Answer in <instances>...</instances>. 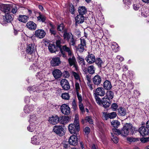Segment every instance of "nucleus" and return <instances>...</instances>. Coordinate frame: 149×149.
<instances>
[{
  "label": "nucleus",
  "mask_w": 149,
  "mask_h": 149,
  "mask_svg": "<svg viewBox=\"0 0 149 149\" xmlns=\"http://www.w3.org/2000/svg\"><path fill=\"white\" fill-rule=\"evenodd\" d=\"M44 137L41 133H39L35 135L31 138V143L35 145H39L42 143Z\"/></svg>",
  "instance_id": "nucleus-1"
},
{
  "label": "nucleus",
  "mask_w": 149,
  "mask_h": 149,
  "mask_svg": "<svg viewBox=\"0 0 149 149\" xmlns=\"http://www.w3.org/2000/svg\"><path fill=\"white\" fill-rule=\"evenodd\" d=\"M132 128V125L130 123L125 124L124 126L121 130V135L123 136L126 137L129 134V131H131Z\"/></svg>",
  "instance_id": "nucleus-2"
},
{
  "label": "nucleus",
  "mask_w": 149,
  "mask_h": 149,
  "mask_svg": "<svg viewBox=\"0 0 149 149\" xmlns=\"http://www.w3.org/2000/svg\"><path fill=\"white\" fill-rule=\"evenodd\" d=\"M64 126L62 125H55L53 127V132L58 135L62 136L64 134Z\"/></svg>",
  "instance_id": "nucleus-3"
},
{
  "label": "nucleus",
  "mask_w": 149,
  "mask_h": 149,
  "mask_svg": "<svg viewBox=\"0 0 149 149\" xmlns=\"http://www.w3.org/2000/svg\"><path fill=\"white\" fill-rule=\"evenodd\" d=\"M68 128L69 131L72 134H77L80 130V127L77 126L74 124H70L68 126Z\"/></svg>",
  "instance_id": "nucleus-4"
},
{
  "label": "nucleus",
  "mask_w": 149,
  "mask_h": 149,
  "mask_svg": "<svg viewBox=\"0 0 149 149\" xmlns=\"http://www.w3.org/2000/svg\"><path fill=\"white\" fill-rule=\"evenodd\" d=\"M105 94L104 88L102 87H98L94 91L93 95L102 97L104 96Z\"/></svg>",
  "instance_id": "nucleus-5"
},
{
  "label": "nucleus",
  "mask_w": 149,
  "mask_h": 149,
  "mask_svg": "<svg viewBox=\"0 0 149 149\" xmlns=\"http://www.w3.org/2000/svg\"><path fill=\"white\" fill-rule=\"evenodd\" d=\"M61 111L64 114L68 115L70 112V108L69 106L66 104L62 105L61 108Z\"/></svg>",
  "instance_id": "nucleus-6"
},
{
  "label": "nucleus",
  "mask_w": 149,
  "mask_h": 149,
  "mask_svg": "<svg viewBox=\"0 0 149 149\" xmlns=\"http://www.w3.org/2000/svg\"><path fill=\"white\" fill-rule=\"evenodd\" d=\"M48 121L51 124L56 125L59 122V117L57 115H54L49 118Z\"/></svg>",
  "instance_id": "nucleus-7"
},
{
  "label": "nucleus",
  "mask_w": 149,
  "mask_h": 149,
  "mask_svg": "<svg viewBox=\"0 0 149 149\" xmlns=\"http://www.w3.org/2000/svg\"><path fill=\"white\" fill-rule=\"evenodd\" d=\"M10 4H5L0 3V10L2 12L6 13L10 10Z\"/></svg>",
  "instance_id": "nucleus-8"
},
{
  "label": "nucleus",
  "mask_w": 149,
  "mask_h": 149,
  "mask_svg": "<svg viewBox=\"0 0 149 149\" xmlns=\"http://www.w3.org/2000/svg\"><path fill=\"white\" fill-rule=\"evenodd\" d=\"M78 140L76 136L72 135L70 137L69 140V143L71 145H76L78 143Z\"/></svg>",
  "instance_id": "nucleus-9"
},
{
  "label": "nucleus",
  "mask_w": 149,
  "mask_h": 149,
  "mask_svg": "<svg viewBox=\"0 0 149 149\" xmlns=\"http://www.w3.org/2000/svg\"><path fill=\"white\" fill-rule=\"evenodd\" d=\"M61 84L63 89L67 90L70 88V86L68 81L65 79H62L61 81Z\"/></svg>",
  "instance_id": "nucleus-10"
},
{
  "label": "nucleus",
  "mask_w": 149,
  "mask_h": 149,
  "mask_svg": "<svg viewBox=\"0 0 149 149\" xmlns=\"http://www.w3.org/2000/svg\"><path fill=\"white\" fill-rule=\"evenodd\" d=\"M139 132L142 136H144L149 134V130L147 127H141L139 129Z\"/></svg>",
  "instance_id": "nucleus-11"
},
{
  "label": "nucleus",
  "mask_w": 149,
  "mask_h": 149,
  "mask_svg": "<svg viewBox=\"0 0 149 149\" xmlns=\"http://www.w3.org/2000/svg\"><path fill=\"white\" fill-rule=\"evenodd\" d=\"M61 61L58 57H53L50 62L51 65L52 66H58L60 63Z\"/></svg>",
  "instance_id": "nucleus-12"
},
{
  "label": "nucleus",
  "mask_w": 149,
  "mask_h": 149,
  "mask_svg": "<svg viewBox=\"0 0 149 149\" xmlns=\"http://www.w3.org/2000/svg\"><path fill=\"white\" fill-rule=\"evenodd\" d=\"M59 122L61 124L65 125L69 122L70 118L68 116H62L59 117Z\"/></svg>",
  "instance_id": "nucleus-13"
},
{
  "label": "nucleus",
  "mask_w": 149,
  "mask_h": 149,
  "mask_svg": "<svg viewBox=\"0 0 149 149\" xmlns=\"http://www.w3.org/2000/svg\"><path fill=\"white\" fill-rule=\"evenodd\" d=\"M85 59L86 61L90 64L94 63L95 61V56L92 54H88Z\"/></svg>",
  "instance_id": "nucleus-14"
},
{
  "label": "nucleus",
  "mask_w": 149,
  "mask_h": 149,
  "mask_svg": "<svg viewBox=\"0 0 149 149\" xmlns=\"http://www.w3.org/2000/svg\"><path fill=\"white\" fill-rule=\"evenodd\" d=\"M36 49V46L34 44H29L27 47L26 51L30 54H31Z\"/></svg>",
  "instance_id": "nucleus-15"
},
{
  "label": "nucleus",
  "mask_w": 149,
  "mask_h": 149,
  "mask_svg": "<svg viewBox=\"0 0 149 149\" xmlns=\"http://www.w3.org/2000/svg\"><path fill=\"white\" fill-rule=\"evenodd\" d=\"M102 80L101 77L98 75H95L93 79V83L95 85L97 86L100 84Z\"/></svg>",
  "instance_id": "nucleus-16"
},
{
  "label": "nucleus",
  "mask_w": 149,
  "mask_h": 149,
  "mask_svg": "<svg viewBox=\"0 0 149 149\" xmlns=\"http://www.w3.org/2000/svg\"><path fill=\"white\" fill-rule=\"evenodd\" d=\"M45 32L42 30L39 29L35 31V36L40 38H43L45 36Z\"/></svg>",
  "instance_id": "nucleus-17"
},
{
  "label": "nucleus",
  "mask_w": 149,
  "mask_h": 149,
  "mask_svg": "<svg viewBox=\"0 0 149 149\" xmlns=\"http://www.w3.org/2000/svg\"><path fill=\"white\" fill-rule=\"evenodd\" d=\"M69 58L68 61L70 66L73 65L74 66L76 67V61L75 58L73 55L71 54L70 55H68Z\"/></svg>",
  "instance_id": "nucleus-18"
},
{
  "label": "nucleus",
  "mask_w": 149,
  "mask_h": 149,
  "mask_svg": "<svg viewBox=\"0 0 149 149\" xmlns=\"http://www.w3.org/2000/svg\"><path fill=\"white\" fill-rule=\"evenodd\" d=\"M52 74L56 79H58L61 77L62 73L59 70L56 69L52 72Z\"/></svg>",
  "instance_id": "nucleus-19"
},
{
  "label": "nucleus",
  "mask_w": 149,
  "mask_h": 149,
  "mask_svg": "<svg viewBox=\"0 0 149 149\" xmlns=\"http://www.w3.org/2000/svg\"><path fill=\"white\" fill-rule=\"evenodd\" d=\"M75 20L78 24L82 23L84 21V17L83 15L79 14L75 17Z\"/></svg>",
  "instance_id": "nucleus-20"
},
{
  "label": "nucleus",
  "mask_w": 149,
  "mask_h": 149,
  "mask_svg": "<svg viewBox=\"0 0 149 149\" xmlns=\"http://www.w3.org/2000/svg\"><path fill=\"white\" fill-rule=\"evenodd\" d=\"M26 26L27 28L30 30H35L36 28V24L32 21L28 22L26 24Z\"/></svg>",
  "instance_id": "nucleus-21"
},
{
  "label": "nucleus",
  "mask_w": 149,
  "mask_h": 149,
  "mask_svg": "<svg viewBox=\"0 0 149 149\" xmlns=\"http://www.w3.org/2000/svg\"><path fill=\"white\" fill-rule=\"evenodd\" d=\"M3 19L4 23L10 22L13 20L12 16L8 13L6 14L5 16H3Z\"/></svg>",
  "instance_id": "nucleus-22"
},
{
  "label": "nucleus",
  "mask_w": 149,
  "mask_h": 149,
  "mask_svg": "<svg viewBox=\"0 0 149 149\" xmlns=\"http://www.w3.org/2000/svg\"><path fill=\"white\" fill-rule=\"evenodd\" d=\"M78 11L79 14L84 15L87 12V9L84 6H80L78 8Z\"/></svg>",
  "instance_id": "nucleus-23"
},
{
  "label": "nucleus",
  "mask_w": 149,
  "mask_h": 149,
  "mask_svg": "<svg viewBox=\"0 0 149 149\" xmlns=\"http://www.w3.org/2000/svg\"><path fill=\"white\" fill-rule=\"evenodd\" d=\"M103 87L105 89L109 90L111 88L112 86L110 81L106 80L104 83Z\"/></svg>",
  "instance_id": "nucleus-24"
},
{
  "label": "nucleus",
  "mask_w": 149,
  "mask_h": 149,
  "mask_svg": "<svg viewBox=\"0 0 149 149\" xmlns=\"http://www.w3.org/2000/svg\"><path fill=\"white\" fill-rule=\"evenodd\" d=\"M28 19V16L25 15H20L18 18V19L19 21L23 23L26 22Z\"/></svg>",
  "instance_id": "nucleus-25"
},
{
  "label": "nucleus",
  "mask_w": 149,
  "mask_h": 149,
  "mask_svg": "<svg viewBox=\"0 0 149 149\" xmlns=\"http://www.w3.org/2000/svg\"><path fill=\"white\" fill-rule=\"evenodd\" d=\"M36 128V125L35 123H30V125L27 127V130L30 132L34 131Z\"/></svg>",
  "instance_id": "nucleus-26"
},
{
  "label": "nucleus",
  "mask_w": 149,
  "mask_h": 149,
  "mask_svg": "<svg viewBox=\"0 0 149 149\" xmlns=\"http://www.w3.org/2000/svg\"><path fill=\"white\" fill-rule=\"evenodd\" d=\"M33 108L34 106L33 105L29 106H26L24 107V111L25 113H29L33 110Z\"/></svg>",
  "instance_id": "nucleus-27"
},
{
  "label": "nucleus",
  "mask_w": 149,
  "mask_h": 149,
  "mask_svg": "<svg viewBox=\"0 0 149 149\" xmlns=\"http://www.w3.org/2000/svg\"><path fill=\"white\" fill-rule=\"evenodd\" d=\"M63 37L64 39L67 40L69 41V39L72 37V35L71 33H68L66 31H65L64 33Z\"/></svg>",
  "instance_id": "nucleus-28"
},
{
  "label": "nucleus",
  "mask_w": 149,
  "mask_h": 149,
  "mask_svg": "<svg viewBox=\"0 0 149 149\" xmlns=\"http://www.w3.org/2000/svg\"><path fill=\"white\" fill-rule=\"evenodd\" d=\"M114 93L111 91H108L106 93L105 98L110 100L112 99L113 97Z\"/></svg>",
  "instance_id": "nucleus-29"
},
{
  "label": "nucleus",
  "mask_w": 149,
  "mask_h": 149,
  "mask_svg": "<svg viewBox=\"0 0 149 149\" xmlns=\"http://www.w3.org/2000/svg\"><path fill=\"white\" fill-rule=\"evenodd\" d=\"M17 8L16 5L15 4H11L10 7V12L13 14H15L17 10Z\"/></svg>",
  "instance_id": "nucleus-30"
},
{
  "label": "nucleus",
  "mask_w": 149,
  "mask_h": 149,
  "mask_svg": "<svg viewBox=\"0 0 149 149\" xmlns=\"http://www.w3.org/2000/svg\"><path fill=\"white\" fill-rule=\"evenodd\" d=\"M102 104L103 105L104 107L107 108L109 107L110 106V103L107 101L106 98L104 97L102 98Z\"/></svg>",
  "instance_id": "nucleus-31"
},
{
  "label": "nucleus",
  "mask_w": 149,
  "mask_h": 149,
  "mask_svg": "<svg viewBox=\"0 0 149 149\" xmlns=\"http://www.w3.org/2000/svg\"><path fill=\"white\" fill-rule=\"evenodd\" d=\"M118 113L120 115L124 116L126 114V111L125 109L122 107H120L118 109Z\"/></svg>",
  "instance_id": "nucleus-32"
},
{
  "label": "nucleus",
  "mask_w": 149,
  "mask_h": 149,
  "mask_svg": "<svg viewBox=\"0 0 149 149\" xmlns=\"http://www.w3.org/2000/svg\"><path fill=\"white\" fill-rule=\"evenodd\" d=\"M127 140L128 141L130 142H135L139 141V139L138 138L130 137L127 138Z\"/></svg>",
  "instance_id": "nucleus-33"
},
{
  "label": "nucleus",
  "mask_w": 149,
  "mask_h": 149,
  "mask_svg": "<svg viewBox=\"0 0 149 149\" xmlns=\"http://www.w3.org/2000/svg\"><path fill=\"white\" fill-rule=\"evenodd\" d=\"M111 125L114 128H117L120 125V123L117 120H114L111 122Z\"/></svg>",
  "instance_id": "nucleus-34"
},
{
  "label": "nucleus",
  "mask_w": 149,
  "mask_h": 149,
  "mask_svg": "<svg viewBox=\"0 0 149 149\" xmlns=\"http://www.w3.org/2000/svg\"><path fill=\"white\" fill-rule=\"evenodd\" d=\"M95 68L93 65H90L88 67V71L91 74H93L95 72Z\"/></svg>",
  "instance_id": "nucleus-35"
},
{
  "label": "nucleus",
  "mask_w": 149,
  "mask_h": 149,
  "mask_svg": "<svg viewBox=\"0 0 149 149\" xmlns=\"http://www.w3.org/2000/svg\"><path fill=\"white\" fill-rule=\"evenodd\" d=\"M56 47L54 44H50L48 46V49L50 52L53 53L56 51Z\"/></svg>",
  "instance_id": "nucleus-36"
},
{
  "label": "nucleus",
  "mask_w": 149,
  "mask_h": 149,
  "mask_svg": "<svg viewBox=\"0 0 149 149\" xmlns=\"http://www.w3.org/2000/svg\"><path fill=\"white\" fill-rule=\"evenodd\" d=\"M38 88L37 87L33 86L31 87H29L27 90L29 92L31 93L35 91L37 92L38 91H39L38 90Z\"/></svg>",
  "instance_id": "nucleus-37"
},
{
  "label": "nucleus",
  "mask_w": 149,
  "mask_h": 149,
  "mask_svg": "<svg viewBox=\"0 0 149 149\" xmlns=\"http://www.w3.org/2000/svg\"><path fill=\"white\" fill-rule=\"evenodd\" d=\"M81 122L83 123H84L85 122H88L91 124H93V122L91 117L89 116L86 117L84 120H82Z\"/></svg>",
  "instance_id": "nucleus-38"
},
{
  "label": "nucleus",
  "mask_w": 149,
  "mask_h": 149,
  "mask_svg": "<svg viewBox=\"0 0 149 149\" xmlns=\"http://www.w3.org/2000/svg\"><path fill=\"white\" fill-rule=\"evenodd\" d=\"M46 17L42 14H39V15L37 17L38 20L42 22H44L46 19Z\"/></svg>",
  "instance_id": "nucleus-39"
},
{
  "label": "nucleus",
  "mask_w": 149,
  "mask_h": 149,
  "mask_svg": "<svg viewBox=\"0 0 149 149\" xmlns=\"http://www.w3.org/2000/svg\"><path fill=\"white\" fill-rule=\"evenodd\" d=\"M36 118L35 114H31L30 115V119L29 122L30 123H34L36 120Z\"/></svg>",
  "instance_id": "nucleus-40"
},
{
  "label": "nucleus",
  "mask_w": 149,
  "mask_h": 149,
  "mask_svg": "<svg viewBox=\"0 0 149 149\" xmlns=\"http://www.w3.org/2000/svg\"><path fill=\"white\" fill-rule=\"evenodd\" d=\"M123 1L125 4V8L128 9L130 8V6L131 4V2L130 1L127 0H123Z\"/></svg>",
  "instance_id": "nucleus-41"
},
{
  "label": "nucleus",
  "mask_w": 149,
  "mask_h": 149,
  "mask_svg": "<svg viewBox=\"0 0 149 149\" xmlns=\"http://www.w3.org/2000/svg\"><path fill=\"white\" fill-rule=\"evenodd\" d=\"M62 48L64 51L68 53V55H70L72 54L70 49L66 45H65L63 46Z\"/></svg>",
  "instance_id": "nucleus-42"
},
{
  "label": "nucleus",
  "mask_w": 149,
  "mask_h": 149,
  "mask_svg": "<svg viewBox=\"0 0 149 149\" xmlns=\"http://www.w3.org/2000/svg\"><path fill=\"white\" fill-rule=\"evenodd\" d=\"M49 25L51 27V28L50 29V33L54 35H55L56 33V31L54 29V26L51 23L49 24Z\"/></svg>",
  "instance_id": "nucleus-43"
},
{
  "label": "nucleus",
  "mask_w": 149,
  "mask_h": 149,
  "mask_svg": "<svg viewBox=\"0 0 149 149\" xmlns=\"http://www.w3.org/2000/svg\"><path fill=\"white\" fill-rule=\"evenodd\" d=\"M77 58L79 63L81 64L82 66H84L85 65V63L84 59L79 56H78Z\"/></svg>",
  "instance_id": "nucleus-44"
},
{
  "label": "nucleus",
  "mask_w": 149,
  "mask_h": 149,
  "mask_svg": "<svg viewBox=\"0 0 149 149\" xmlns=\"http://www.w3.org/2000/svg\"><path fill=\"white\" fill-rule=\"evenodd\" d=\"M62 98L65 100H68L70 98V95L68 93H64L62 94Z\"/></svg>",
  "instance_id": "nucleus-45"
},
{
  "label": "nucleus",
  "mask_w": 149,
  "mask_h": 149,
  "mask_svg": "<svg viewBox=\"0 0 149 149\" xmlns=\"http://www.w3.org/2000/svg\"><path fill=\"white\" fill-rule=\"evenodd\" d=\"M72 76H73L75 79L76 80H79L80 81V77L79 74L74 71H72Z\"/></svg>",
  "instance_id": "nucleus-46"
},
{
  "label": "nucleus",
  "mask_w": 149,
  "mask_h": 149,
  "mask_svg": "<svg viewBox=\"0 0 149 149\" xmlns=\"http://www.w3.org/2000/svg\"><path fill=\"white\" fill-rule=\"evenodd\" d=\"M86 47V46H83L80 44L78 45L77 50L79 51L80 52H82L84 51Z\"/></svg>",
  "instance_id": "nucleus-47"
},
{
  "label": "nucleus",
  "mask_w": 149,
  "mask_h": 149,
  "mask_svg": "<svg viewBox=\"0 0 149 149\" xmlns=\"http://www.w3.org/2000/svg\"><path fill=\"white\" fill-rule=\"evenodd\" d=\"M95 63L99 67L101 66V65L102 63V60L100 58H97L95 61Z\"/></svg>",
  "instance_id": "nucleus-48"
},
{
  "label": "nucleus",
  "mask_w": 149,
  "mask_h": 149,
  "mask_svg": "<svg viewBox=\"0 0 149 149\" xmlns=\"http://www.w3.org/2000/svg\"><path fill=\"white\" fill-rule=\"evenodd\" d=\"M111 134L112 136L111 138V139L115 143H117L118 141V139L117 138V137L116 135H113V133L111 132Z\"/></svg>",
  "instance_id": "nucleus-49"
},
{
  "label": "nucleus",
  "mask_w": 149,
  "mask_h": 149,
  "mask_svg": "<svg viewBox=\"0 0 149 149\" xmlns=\"http://www.w3.org/2000/svg\"><path fill=\"white\" fill-rule=\"evenodd\" d=\"M96 100V102L99 105H101L102 102V101L101 100V99L98 96L96 95H93Z\"/></svg>",
  "instance_id": "nucleus-50"
},
{
  "label": "nucleus",
  "mask_w": 149,
  "mask_h": 149,
  "mask_svg": "<svg viewBox=\"0 0 149 149\" xmlns=\"http://www.w3.org/2000/svg\"><path fill=\"white\" fill-rule=\"evenodd\" d=\"M112 131L113 134L116 135H121V130H118L116 129H113L112 130Z\"/></svg>",
  "instance_id": "nucleus-51"
},
{
  "label": "nucleus",
  "mask_w": 149,
  "mask_h": 149,
  "mask_svg": "<svg viewBox=\"0 0 149 149\" xmlns=\"http://www.w3.org/2000/svg\"><path fill=\"white\" fill-rule=\"evenodd\" d=\"M140 5L139 3H136L134 4L133 5V8L135 10H137L139 8Z\"/></svg>",
  "instance_id": "nucleus-52"
},
{
  "label": "nucleus",
  "mask_w": 149,
  "mask_h": 149,
  "mask_svg": "<svg viewBox=\"0 0 149 149\" xmlns=\"http://www.w3.org/2000/svg\"><path fill=\"white\" fill-rule=\"evenodd\" d=\"M109 118L110 119H113L116 116L117 114L116 112H113L110 113H109Z\"/></svg>",
  "instance_id": "nucleus-53"
},
{
  "label": "nucleus",
  "mask_w": 149,
  "mask_h": 149,
  "mask_svg": "<svg viewBox=\"0 0 149 149\" xmlns=\"http://www.w3.org/2000/svg\"><path fill=\"white\" fill-rule=\"evenodd\" d=\"M36 76L38 79H41L44 77V75L42 72H38L37 73Z\"/></svg>",
  "instance_id": "nucleus-54"
},
{
  "label": "nucleus",
  "mask_w": 149,
  "mask_h": 149,
  "mask_svg": "<svg viewBox=\"0 0 149 149\" xmlns=\"http://www.w3.org/2000/svg\"><path fill=\"white\" fill-rule=\"evenodd\" d=\"M109 113H107L105 112H102V117L104 119L107 120L109 118Z\"/></svg>",
  "instance_id": "nucleus-55"
},
{
  "label": "nucleus",
  "mask_w": 149,
  "mask_h": 149,
  "mask_svg": "<svg viewBox=\"0 0 149 149\" xmlns=\"http://www.w3.org/2000/svg\"><path fill=\"white\" fill-rule=\"evenodd\" d=\"M77 97L79 100V103H81L82 101V97L81 95L78 92L77 93Z\"/></svg>",
  "instance_id": "nucleus-56"
},
{
  "label": "nucleus",
  "mask_w": 149,
  "mask_h": 149,
  "mask_svg": "<svg viewBox=\"0 0 149 149\" xmlns=\"http://www.w3.org/2000/svg\"><path fill=\"white\" fill-rule=\"evenodd\" d=\"M71 40L69 42V44L70 45L74 46L76 44V40L73 37L71 38Z\"/></svg>",
  "instance_id": "nucleus-57"
},
{
  "label": "nucleus",
  "mask_w": 149,
  "mask_h": 149,
  "mask_svg": "<svg viewBox=\"0 0 149 149\" xmlns=\"http://www.w3.org/2000/svg\"><path fill=\"white\" fill-rule=\"evenodd\" d=\"M80 44L86 46V42L85 39L83 37H81L80 38Z\"/></svg>",
  "instance_id": "nucleus-58"
},
{
  "label": "nucleus",
  "mask_w": 149,
  "mask_h": 149,
  "mask_svg": "<svg viewBox=\"0 0 149 149\" xmlns=\"http://www.w3.org/2000/svg\"><path fill=\"white\" fill-rule=\"evenodd\" d=\"M76 118L74 120V124L78 127H80L79 124V118L76 117V116H75Z\"/></svg>",
  "instance_id": "nucleus-59"
},
{
  "label": "nucleus",
  "mask_w": 149,
  "mask_h": 149,
  "mask_svg": "<svg viewBox=\"0 0 149 149\" xmlns=\"http://www.w3.org/2000/svg\"><path fill=\"white\" fill-rule=\"evenodd\" d=\"M79 107L80 110L82 112H85L84 107L82 103H79Z\"/></svg>",
  "instance_id": "nucleus-60"
},
{
  "label": "nucleus",
  "mask_w": 149,
  "mask_h": 149,
  "mask_svg": "<svg viewBox=\"0 0 149 149\" xmlns=\"http://www.w3.org/2000/svg\"><path fill=\"white\" fill-rule=\"evenodd\" d=\"M141 141L143 143L149 141V137L143 138L140 139Z\"/></svg>",
  "instance_id": "nucleus-61"
},
{
  "label": "nucleus",
  "mask_w": 149,
  "mask_h": 149,
  "mask_svg": "<svg viewBox=\"0 0 149 149\" xmlns=\"http://www.w3.org/2000/svg\"><path fill=\"white\" fill-rule=\"evenodd\" d=\"M69 11L72 14H74V9L73 6L71 4L70 5L69 8Z\"/></svg>",
  "instance_id": "nucleus-62"
},
{
  "label": "nucleus",
  "mask_w": 149,
  "mask_h": 149,
  "mask_svg": "<svg viewBox=\"0 0 149 149\" xmlns=\"http://www.w3.org/2000/svg\"><path fill=\"white\" fill-rule=\"evenodd\" d=\"M64 25L63 24H61L58 25L57 27V30L59 31H62L64 28Z\"/></svg>",
  "instance_id": "nucleus-63"
},
{
  "label": "nucleus",
  "mask_w": 149,
  "mask_h": 149,
  "mask_svg": "<svg viewBox=\"0 0 149 149\" xmlns=\"http://www.w3.org/2000/svg\"><path fill=\"white\" fill-rule=\"evenodd\" d=\"M75 88L76 93H77V92H78L79 90L80 89L79 84L77 82H76L75 84Z\"/></svg>",
  "instance_id": "nucleus-64"
}]
</instances>
